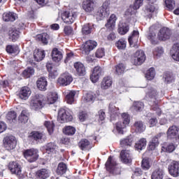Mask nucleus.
<instances>
[{
  "label": "nucleus",
  "instance_id": "obj_52",
  "mask_svg": "<svg viewBox=\"0 0 179 179\" xmlns=\"http://www.w3.org/2000/svg\"><path fill=\"white\" fill-rule=\"evenodd\" d=\"M156 75V72L155 71V68L152 67L148 70L145 73V78L148 80H152L155 78V76Z\"/></svg>",
  "mask_w": 179,
  "mask_h": 179
},
{
  "label": "nucleus",
  "instance_id": "obj_9",
  "mask_svg": "<svg viewBox=\"0 0 179 179\" xmlns=\"http://www.w3.org/2000/svg\"><path fill=\"white\" fill-rule=\"evenodd\" d=\"M73 80V78H72V76H71V74H69V73H64L61 75L57 82L62 86H68V85H71V83H72Z\"/></svg>",
  "mask_w": 179,
  "mask_h": 179
},
{
  "label": "nucleus",
  "instance_id": "obj_4",
  "mask_svg": "<svg viewBox=\"0 0 179 179\" xmlns=\"http://www.w3.org/2000/svg\"><path fill=\"white\" fill-rule=\"evenodd\" d=\"M78 14L74 11H65L62 14V19L66 24H72L76 19Z\"/></svg>",
  "mask_w": 179,
  "mask_h": 179
},
{
  "label": "nucleus",
  "instance_id": "obj_50",
  "mask_svg": "<svg viewBox=\"0 0 179 179\" xmlns=\"http://www.w3.org/2000/svg\"><path fill=\"white\" fill-rule=\"evenodd\" d=\"M164 53V50H163V48H155L152 52V54L154 55V58H160L163 54Z\"/></svg>",
  "mask_w": 179,
  "mask_h": 179
},
{
  "label": "nucleus",
  "instance_id": "obj_33",
  "mask_svg": "<svg viewBox=\"0 0 179 179\" xmlns=\"http://www.w3.org/2000/svg\"><path fill=\"white\" fill-rule=\"evenodd\" d=\"M78 146L81 150H89L90 149V141L86 138H83L78 143Z\"/></svg>",
  "mask_w": 179,
  "mask_h": 179
},
{
  "label": "nucleus",
  "instance_id": "obj_43",
  "mask_svg": "<svg viewBox=\"0 0 179 179\" xmlns=\"http://www.w3.org/2000/svg\"><path fill=\"white\" fill-rule=\"evenodd\" d=\"M134 143V137L129 136L122 141H120V146L125 148L126 146H131Z\"/></svg>",
  "mask_w": 179,
  "mask_h": 179
},
{
  "label": "nucleus",
  "instance_id": "obj_12",
  "mask_svg": "<svg viewBox=\"0 0 179 179\" xmlns=\"http://www.w3.org/2000/svg\"><path fill=\"white\" fill-rule=\"evenodd\" d=\"M101 73H103V69L101 67L96 66L94 68L93 72L90 76V80L92 83H96V82H99L100 76H101Z\"/></svg>",
  "mask_w": 179,
  "mask_h": 179
},
{
  "label": "nucleus",
  "instance_id": "obj_7",
  "mask_svg": "<svg viewBox=\"0 0 179 179\" xmlns=\"http://www.w3.org/2000/svg\"><path fill=\"white\" fill-rule=\"evenodd\" d=\"M24 156L27 162L33 163L38 159V151L35 149L27 150L24 152Z\"/></svg>",
  "mask_w": 179,
  "mask_h": 179
},
{
  "label": "nucleus",
  "instance_id": "obj_28",
  "mask_svg": "<svg viewBox=\"0 0 179 179\" xmlns=\"http://www.w3.org/2000/svg\"><path fill=\"white\" fill-rule=\"evenodd\" d=\"M46 68L49 72V78L51 79H55L57 76H58V72L57 71V69L52 66L51 64H47Z\"/></svg>",
  "mask_w": 179,
  "mask_h": 179
},
{
  "label": "nucleus",
  "instance_id": "obj_5",
  "mask_svg": "<svg viewBox=\"0 0 179 179\" xmlns=\"http://www.w3.org/2000/svg\"><path fill=\"white\" fill-rule=\"evenodd\" d=\"M72 115H71L69 112L66 111V110L64 108L59 109L57 116V120L59 122H61V124H64V122L72 121Z\"/></svg>",
  "mask_w": 179,
  "mask_h": 179
},
{
  "label": "nucleus",
  "instance_id": "obj_63",
  "mask_svg": "<svg viewBox=\"0 0 179 179\" xmlns=\"http://www.w3.org/2000/svg\"><path fill=\"white\" fill-rule=\"evenodd\" d=\"M125 71V66L123 64H119L115 66V72L117 75H121Z\"/></svg>",
  "mask_w": 179,
  "mask_h": 179
},
{
  "label": "nucleus",
  "instance_id": "obj_15",
  "mask_svg": "<svg viewBox=\"0 0 179 179\" xmlns=\"http://www.w3.org/2000/svg\"><path fill=\"white\" fill-rule=\"evenodd\" d=\"M105 166L107 171H110V173H114L115 167L117 166V161H115V159L113 157L110 156L108 158Z\"/></svg>",
  "mask_w": 179,
  "mask_h": 179
},
{
  "label": "nucleus",
  "instance_id": "obj_13",
  "mask_svg": "<svg viewBox=\"0 0 179 179\" xmlns=\"http://www.w3.org/2000/svg\"><path fill=\"white\" fill-rule=\"evenodd\" d=\"M129 45L131 47H134V48H138V41L139 40V31H133L131 35L128 38Z\"/></svg>",
  "mask_w": 179,
  "mask_h": 179
},
{
  "label": "nucleus",
  "instance_id": "obj_32",
  "mask_svg": "<svg viewBox=\"0 0 179 179\" xmlns=\"http://www.w3.org/2000/svg\"><path fill=\"white\" fill-rule=\"evenodd\" d=\"M16 17H17L16 13L12 12L4 13L3 15V20L4 22H15Z\"/></svg>",
  "mask_w": 179,
  "mask_h": 179
},
{
  "label": "nucleus",
  "instance_id": "obj_8",
  "mask_svg": "<svg viewBox=\"0 0 179 179\" xmlns=\"http://www.w3.org/2000/svg\"><path fill=\"white\" fill-rule=\"evenodd\" d=\"M146 61V55L143 50H137L134 54V65H142Z\"/></svg>",
  "mask_w": 179,
  "mask_h": 179
},
{
  "label": "nucleus",
  "instance_id": "obj_18",
  "mask_svg": "<svg viewBox=\"0 0 179 179\" xmlns=\"http://www.w3.org/2000/svg\"><path fill=\"white\" fill-rule=\"evenodd\" d=\"M29 138H31L36 142H43L45 141V134L39 131H32L29 135Z\"/></svg>",
  "mask_w": 179,
  "mask_h": 179
},
{
  "label": "nucleus",
  "instance_id": "obj_57",
  "mask_svg": "<svg viewBox=\"0 0 179 179\" xmlns=\"http://www.w3.org/2000/svg\"><path fill=\"white\" fill-rule=\"evenodd\" d=\"M122 124L128 127V125H129V122H131V117H129V115L126 113H122Z\"/></svg>",
  "mask_w": 179,
  "mask_h": 179
},
{
  "label": "nucleus",
  "instance_id": "obj_20",
  "mask_svg": "<svg viewBox=\"0 0 179 179\" xmlns=\"http://www.w3.org/2000/svg\"><path fill=\"white\" fill-rule=\"evenodd\" d=\"M120 108L115 107L114 104L110 103L109 105V114L110 115V121H114L118 118Z\"/></svg>",
  "mask_w": 179,
  "mask_h": 179
},
{
  "label": "nucleus",
  "instance_id": "obj_56",
  "mask_svg": "<svg viewBox=\"0 0 179 179\" xmlns=\"http://www.w3.org/2000/svg\"><path fill=\"white\" fill-rule=\"evenodd\" d=\"M115 46L118 50H125L127 48V41L124 39H120L115 43Z\"/></svg>",
  "mask_w": 179,
  "mask_h": 179
},
{
  "label": "nucleus",
  "instance_id": "obj_53",
  "mask_svg": "<svg viewBox=\"0 0 179 179\" xmlns=\"http://www.w3.org/2000/svg\"><path fill=\"white\" fill-rule=\"evenodd\" d=\"M176 148H177V145H174L173 143H169L167 146H163L162 150L163 152H169V153H171L176 150Z\"/></svg>",
  "mask_w": 179,
  "mask_h": 179
},
{
  "label": "nucleus",
  "instance_id": "obj_44",
  "mask_svg": "<svg viewBox=\"0 0 179 179\" xmlns=\"http://www.w3.org/2000/svg\"><path fill=\"white\" fill-rule=\"evenodd\" d=\"M92 31H93V24L88 23L83 26L82 33L83 34H85V35L90 34Z\"/></svg>",
  "mask_w": 179,
  "mask_h": 179
},
{
  "label": "nucleus",
  "instance_id": "obj_6",
  "mask_svg": "<svg viewBox=\"0 0 179 179\" xmlns=\"http://www.w3.org/2000/svg\"><path fill=\"white\" fill-rule=\"evenodd\" d=\"M6 150H13L16 148V138L13 136H6L3 140Z\"/></svg>",
  "mask_w": 179,
  "mask_h": 179
},
{
  "label": "nucleus",
  "instance_id": "obj_21",
  "mask_svg": "<svg viewBox=\"0 0 179 179\" xmlns=\"http://www.w3.org/2000/svg\"><path fill=\"white\" fill-rule=\"evenodd\" d=\"M31 94V90L28 87H22L19 93V97L22 100H27Z\"/></svg>",
  "mask_w": 179,
  "mask_h": 179
},
{
  "label": "nucleus",
  "instance_id": "obj_46",
  "mask_svg": "<svg viewBox=\"0 0 179 179\" xmlns=\"http://www.w3.org/2000/svg\"><path fill=\"white\" fill-rule=\"evenodd\" d=\"M6 50L8 54H17L19 52V46L8 45L6 46Z\"/></svg>",
  "mask_w": 179,
  "mask_h": 179
},
{
  "label": "nucleus",
  "instance_id": "obj_29",
  "mask_svg": "<svg viewBox=\"0 0 179 179\" xmlns=\"http://www.w3.org/2000/svg\"><path fill=\"white\" fill-rule=\"evenodd\" d=\"M178 131L179 129L176 126L170 127L166 132L167 137L170 138L171 139L173 138H176V136L178 135Z\"/></svg>",
  "mask_w": 179,
  "mask_h": 179
},
{
  "label": "nucleus",
  "instance_id": "obj_1",
  "mask_svg": "<svg viewBox=\"0 0 179 179\" xmlns=\"http://www.w3.org/2000/svg\"><path fill=\"white\" fill-rule=\"evenodd\" d=\"M44 106H45V97L41 94L34 96L30 101V108L35 111L41 110Z\"/></svg>",
  "mask_w": 179,
  "mask_h": 179
},
{
  "label": "nucleus",
  "instance_id": "obj_16",
  "mask_svg": "<svg viewBox=\"0 0 179 179\" xmlns=\"http://www.w3.org/2000/svg\"><path fill=\"white\" fill-rule=\"evenodd\" d=\"M120 159L125 164L131 163L132 162V156L129 150H122L120 152Z\"/></svg>",
  "mask_w": 179,
  "mask_h": 179
},
{
  "label": "nucleus",
  "instance_id": "obj_31",
  "mask_svg": "<svg viewBox=\"0 0 179 179\" xmlns=\"http://www.w3.org/2000/svg\"><path fill=\"white\" fill-rule=\"evenodd\" d=\"M115 22H117V15L111 14L105 26L108 29H114L115 27Z\"/></svg>",
  "mask_w": 179,
  "mask_h": 179
},
{
  "label": "nucleus",
  "instance_id": "obj_39",
  "mask_svg": "<svg viewBox=\"0 0 179 179\" xmlns=\"http://www.w3.org/2000/svg\"><path fill=\"white\" fill-rule=\"evenodd\" d=\"M58 100V94L57 92H50L48 94L47 103L48 104H54Z\"/></svg>",
  "mask_w": 179,
  "mask_h": 179
},
{
  "label": "nucleus",
  "instance_id": "obj_24",
  "mask_svg": "<svg viewBox=\"0 0 179 179\" xmlns=\"http://www.w3.org/2000/svg\"><path fill=\"white\" fill-rule=\"evenodd\" d=\"M170 54L174 61L179 62V43H176L172 46Z\"/></svg>",
  "mask_w": 179,
  "mask_h": 179
},
{
  "label": "nucleus",
  "instance_id": "obj_58",
  "mask_svg": "<svg viewBox=\"0 0 179 179\" xmlns=\"http://www.w3.org/2000/svg\"><path fill=\"white\" fill-rule=\"evenodd\" d=\"M125 128H127V126L122 122H118L115 124V129L119 134H124L123 129H125Z\"/></svg>",
  "mask_w": 179,
  "mask_h": 179
},
{
  "label": "nucleus",
  "instance_id": "obj_3",
  "mask_svg": "<svg viewBox=\"0 0 179 179\" xmlns=\"http://www.w3.org/2000/svg\"><path fill=\"white\" fill-rule=\"evenodd\" d=\"M96 16L99 19H104L110 15V3L105 1L96 12Z\"/></svg>",
  "mask_w": 179,
  "mask_h": 179
},
{
  "label": "nucleus",
  "instance_id": "obj_61",
  "mask_svg": "<svg viewBox=\"0 0 179 179\" xmlns=\"http://www.w3.org/2000/svg\"><path fill=\"white\" fill-rule=\"evenodd\" d=\"M143 103L141 101H136L133 104V108L135 111H142L143 110Z\"/></svg>",
  "mask_w": 179,
  "mask_h": 179
},
{
  "label": "nucleus",
  "instance_id": "obj_26",
  "mask_svg": "<svg viewBox=\"0 0 179 179\" xmlns=\"http://www.w3.org/2000/svg\"><path fill=\"white\" fill-rule=\"evenodd\" d=\"M34 57L35 61L40 62L45 57V52L43 50L36 49L34 52Z\"/></svg>",
  "mask_w": 179,
  "mask_h": 179
},
{
  "label": "nucleus",
  "instance_id": "obj_54",
  "mask_svg": "<svg viewBox=\"0 0 179 179\" xmlns=\"http://www.w3.org/2000/svg\"><path fill=\"white\" fill-rule=\"evenodd\" d=\"M31 75H34V69L33 68H27L22 72V76L27 79L31 76Z\"/></svg>",
  "mask_w": 179,
  "mask_h": 179
},
{
  "label": "nucleus",
  "instance_id": "obj_23",
  "mask_svg": "<svg viewBox=\"0 0 179 179\" xmlns=\"http://www.w3.org/2000/svg\"><path fill=\"white\" fill-rule=\"evenodd\" d=\"M110 86H113V79L111 77H104L101 83V89L107 90V89H110Z\"/></svg>",
  "mask_w": 179,
  "mask_h": 179
},
{
  "label": "nucleus",
  "instance_id": "obj_30",
  "mask_svg": "<svg viewBox=\"0 0 179 179\" xmlns=\"http://www.w3.org/2000/svg\"><path fill=\"white\" fill-rule=\"evenodd\" d=\"M146 97H148L151 101L153 100V101L155 102V100H156V97H157V91L152 87H148L146 90Z\"/></svg>",
  "mask_w": 179,
  "mask_h": 179
},
{
  "label": "nucleus",
  "instance_id": "obj_37",
  "mask_svg": "<svg viewBox=\"0 0 179 179\" xmlns=\"http://www.w3.org/2000/svg\"><path fill=\"white\" fill-rule=\"evenodd\" d=\"M117 31L119 34H121V36L127 34V32L129 31V25H128L127 23L120 22Z\"/></svg>",
  "mask_w": 179,
  "mask_h": 179
},
{
  "label": "nucleus",
  "instance_id": "obj_34",
  "mask_svg": "<svg viewBox=\"0 0 179 179\" xmlns=\"http://www.w3.org/2000/svg\"><path fill=\"white\" fill-rule=\"evenodd\" d=\"M163 177H164V171L160 168L155 169L151 176L152 179H163Z\"/></svg>",
  "mask_w": 179,
  "mask_h": 179
},
{
  "label": "nucleus",
  "instance_id": "obj_41",
  "mask_svg": "<svg viewBox=\"0 0 179 179\" xmlns=\"http://www.w3.org/2000/svg\"><path fill=\"white\" fill-rule=\"evenodd\" d=\"M36 176L38 178L45 179L50 177V173L47 169H42L36 172Z\"/></svg>",
  "mask_w": 179,
  "mask_h": 179
},
{
  "label": "nucleus",
  "instance_id": "obj_22",
  "mask_svg": "<svg viewBox=\"0 0 179 179\" xmlns=\"http://www.w3.org/2000/svg\"><path fill=\"white\" fill-rule=\"evenodd\" d=\"M36 86L39 90L45 92L47 90V86H48V82H47V78L45 77L39 78L36 81Z\"/></svg>",
  "mask_w": 179,
  "mask_h": 179
},
{
  "label": "nucleus",
  "instance_id": "obj_47",
  "mask_svg": "<svg viewBox=\"0 0 179 179\" xmlns=\"http://www.w3.org/2000/svg\"><path fill=\"white\" fill-rule=\"evenodd\" d=\"M135 148L137 150H143L146 148V138L140 139L135 145Z\"/></svg>",
  "mask_w": 179,
  "mask_h": 179
},
{
  "label": "nucleus",
  "instance_id": "obj_55",
  "mask_svg": "<svg viewBox=\"0 0 179 179\" xmlns=\"http://www.w3.org/2000/svg\"><path fill=\"white\" fill-rule=\"evenodd\" d=\"M165 5L168 10H173L176 8V1L174 0H165Z\"/></svg>",
  "mask_w": 179,
  "mask_h": 179
},
{
  "label": "nucleus",
  "instance_id": "obj_10",
  "mask_svg": "<svg viewBox=\"0 0 179 179\" xmlns=\"http://www.w3.org/2000/svg\"><path fill=\"white\" fill-rule=\"evenodd\" d=\"M8 169L12 174H15V176H17L18 177H20V176H22V168L17 162H10L8 164Z\"/></svg>",
  "mask_w": 179,
  "mask_h": 179
},
{
  "label": "nucleus",
  "instance_id": "obj_25",
  "mask_svg": "<svg viewBox=\"0 0 179 179\" xmlns=\"http://www.w3.org/2000/svg\"><path fill=\"white\" fill-rule=\"evenodd\" d=\"M74 68L80 76H84V75H86V69L85 68V65L83 64L77 62L74 63Z\"/></svg>",
  "mask_w": 179,
  "mask_h": 179
},
{
  "label": "nucleus",
  "instance_id": "obj_62",
  "mask_svg": "<svg viewBox=\"0 0 179 179\" xmlns=\"http://www.w3.org/2000/svg\"><path fill=\"white\" fill-rule=\"evenodd\" d=\"M161 136V134H157L152 138L151 141V145H149V149H150V148H153V146H157V145H159V138Z\"/></svg>",
  "mask_w": 179,
  "mask_h": 179
},
{
  "label": "nucleus",
  "instance_id": "obj_45",
  "mask_svg": "<svg viewBox=\"0 0 179 179\" xmlns=\"http://www.w3.org/2000/svg\"><path fill=\"white\" fill-rule=\"evenodd\" d=\"M133 129H135L136 132H143L145 128L143 126V123L141 121L136 122L133 126Z\"/></svg>",
  "mask_w": 179,
  "mask_h": 179
},
{
  "label": "nucleus",
  "instance_id": "obj_59",
  "mask_svg": "<svg viewBox=\"0 0 179 179\" xmlns=\"http://www.w3.org/2000/svg\"><path fill=\"white\" fill-rule=\"evenodd\" d=\"M141 167L143 170H149V169H150V162H149V159H143L141 162Z\"/></svg>",
  "mask_w": 179,
  "mask_h": 179
},
{
  "label": "nucleus",
  "instance_id": "obj_42",
  "mask_svg": "<svg viewBox=\"0 0 179 179\" xmlns=\"http://www.w3.org/2000/svg\"><path fill=\"white\" fill-rule=\"evenodd\" d=\"M75 132H76V129L72 126H66L63 129V134H64V135H68L69 136L75 135Z\"/></svg>",
  "mask_w": 179,
  "mask_h": 179
},
{
  "label": "nucleus",
  "instance_id": "obj_38",
  "mask_svg": "<svg viewBox=\"0 0 179 179\" xmlns=\"http://www.w3.org/2000/svg\"><path fill=\"white\" fill-rule=\"evenodd\" d=\"M96 99H97V94L93 92L87 93L84 96V101L85 103H93Z\"/></svg>",
  "mask_w": 179,
  "mask_h": 179
},
{
  "label": "nucleus",
  "instance_id": "obj_35",
  "mask_svg": "<svg viewBox=\"0 0 179 179\" xmlns=\"http://www.w3.org/2000/svg\"><path fill=\"white\" fill-rule=\"evenodd\" d=\"M29 115H30L29 114V111L27 110H23L18 117L20 122H22V124H26V122L29 121Z\"/></svg>",
  "mask_w": 179,
  "mask_h": 179
},
{
  "label": "nucleus",
  "instance_id": "obj_14",
  "mask_svg": "<svg viewBox=\"0 0 179 179\" xmlns=\"http://www.w3.org/2000/svg\"><path fill=\"white\" fill-rule=\"evenodd\" d=\"M170 36H171V31L170 29L166 27H163L159 30L158 38L162 41H166V40H169V38H170Z\"/></svg>",
  "mask_w": 179,
  "mask_h": 179
},
{
  "label": "nucleus",
  "instance_id": "obj_48",
  "mask_svg": "<svg viewBox=\"0 0 179 179\" xmlns=\"http://www.w3.org/2000/svg\"><path fill=\"white\" fill-rule=\"evenodd\" d=\"M46 152L50 155V153H54L57 151V145L54 143H49L45 146Z\"/></svg>",
  "mask_w": 179,
  "mask_h": 179
},
{
  "label": "nucleus",
  "instance_id": "obj_40",
  "mask_svg": "<svg viewBox=\"0 0 179 179\" xmlns=\"http://www.w3.org/2000/svg\"><path fill=\"white\" fill-rule=\"evenodd\" d=\"M20 36V32L17 29H13L9 31V38L15 42Z\"/></svg>",
  "mask_w": 179,
  "mask_h": 179
},
{
  "label": "nucleus",
  "instance_id": "obj_19",
  "mask_svg": "<svg viewBox=\"0 0 179 179\" xmlns=\"http://www.w3.org/2000/svg\"><path fill=\"white\" fill-rule=\"evenodd\" d=\"M52 59L54 62H59L62 58H64V55H62V52L58 50V48H55L52 50Z\"/></svg>",
  "mask_w": 179,
  "mask_h": 179
},
{
  "label": "nucleus",
  "instance_id": "obj_2",
  "mask_svg": "<svg viewBox=\"0 0 179 179\" xmlns=\"http://www.w3.org/2000/svg\"><path fill=\"white\" fill-rule=\"evenodd\" d=\"M96 47H97V42L90 40L82 45L80 50L84 55H89L90 54V51H93Z\"/></svg>",
  "mask_w": 179,
  "mask_h": 179
},
{
  "label": "nucleus",
  "instance_id": "obj_49",
  "mask_svg": "<svg viewBox=\"0 0 179 179\" xmlns=\"http://www.w3.org/2000/svg\"><path fill=\"white\" fill-rule=\"evenodd\" d=\"M37 38L39 41H41L43 44H48V38L50 36L47 33H43L41 34L37 35Z\"/></svg>",
  "mask_w": 179,
  "mask_h": 179
},
{
  "label": "nucleus",
  "instance_id": "obj_11",
  "mask_svg": "<svg viewBox=\"0 0 179 179\" xmlns=\"http://www.w3.org/2000/svg\"><path fill=\"white\" fill-rule=\"evenodd\" d=\"M168 170L171 176L178 177L179 163L177 161H172L168 166Z\"/></svg>",
  "mask_w": 179,
  "mask_h": 179
},
{
  "label": "nucleus",
  "instance_id": "obj_64",
  "mask_svg": "<svg viewBox=\"0 0 179 179\" xmlns=\"http://www.w3.org/2000/svg\"><path fill=\"white\" fill-rule=\"evenodd\" d=\"M104 55H105L104 48H101L97 49L95 53V57H96V58H103Z\"/></svg>",
  "mask_w": 179,
  "mask_h": 179
},
{
  "label": "nucleus",
  "instance_id": "obj_36",
  "mask_svg": "<svg viewBox=\"0 0 179 179\" xmlns=\"http://www.w3.org/2000/svg\"><path fill=\"white\" fill-rule=\"evenodd\" d=\"M66 170H68V166H66V164L60 162L57 166L56 173L58 176H63V174L66 173Z\"/></svg>",
  "mask_w": 179,
  "mask_h": 179
},
{
  "label": "nucleus",
  "instance_id": "obj_17",
  "mask_svg": "<svg viewBox=\"0 0 179 179\" xmlns=\"http://www.w3.org/2000/svg\"><path fill=\"white\" fill-rule=\"evenodd\" d=\"M83 9L87 13H92L94 10V1L86 0L83 1Z\"/></svg>",
  "mask_w": 179,
  "mask_h": 179
},
{
  "label": "nucleus",
  "instance_id": "obj_51",
  "mask_svg": "<svg viewBox=\"0 0 179 179\" xmlns=\"http://www.w3.org/2000/svg\"><path fill=\"white\" fill-rule=\"evenodd\" d=\"M44 125H45V128H47L48 134H50V135H51V134H52V132H54V128L55 127V125L54 124V122L45 121L44 122Z\"/></svg>",
  "mask_w": 179,
  "mask_h": 179
},
{
  "label": "nucleus",
  "instance_id": "obj_60",
  "mask_svg": "<svg viewBox=\"0 0 179 179\" xmlns=\"http://www.w3.org/2000/svg\"><path fill=\"white\" fill-rule=\"evenodd\" d=\"M17 117V115L16 114V112H15V110H10L6 115V119L8 121H13L16 120Z\"/></svg>",
  "mask_w": 179,
  "mask_h": 179
},
{
  "label": "nucleus",
  "instance_id": "obj_27",
  "mask_svg": "<svg viewBox=\"0 0 179 179\" xmlns=\"http://www.w3.org/2000/svg\"><path fill=\"white\" fill-rule=\"evenodd\" d=\"M75 96H76V91L71 90L66 93V101L68 104H73L75 103Z\"/></svg>",
  "mask_w": 179,
  "mask_h": 179
}]
</instances>
